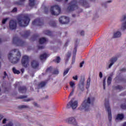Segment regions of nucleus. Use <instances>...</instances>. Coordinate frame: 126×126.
<instances>
[{"mask_svg": "<svg viewBox=\"0 0 126 126\" xmlns=\"http://www.w3.org/2000/svg\"><path fill=\"white\" fill-rule=\"evenodd\" d=\"M68 71H69V68H67L64 71L63 74V76H64V75H66V74L68 73Z\"/></svg>", "mask_w": 126, "mask_h": 126, "instance_id": "nucleus-35", "label": "nucleus"}, {"mask_svg": "<svg viewBox=\"0 0 126 126\" xmlns=\"http://www.w3.org/2000/svg\"><path fill=\"white\" fill-rule=\"evenodd\" d=\"M24 98H27V95H22L19 97V99H24Z\"/></svg>", "mask_w": 126, "mask_h": 126, "instance_id": "nucleus-45", "label": "nucleus"}, {"mask_svg": "<svg viewBox=\"0 0 126 126\" xmlns=\"http://www.w3.org/2000/svg\"><path fill=\"white\" fill-rule=\"evenodd\" d=\"M78 106V101L77 100L73 101V99H72L67 104L66 108L69 109L72 108L73 110H75Z\"/></svg>", "mask_w": 126, "mask_h": 126, "instance_id": "nucleus-5", "label": "nucleus"}, {"mask_svg": "<svg viewBox=\"0 0 126 126\" xmlns=\"http://www.w3.org/2000/svg\"><path fill=\"white\" fill-rule=\"evenodd\" d=\"M13 44H15V45H17V46H21V47H22V46H24V44H25V42L20 40L19 38L16 37L13 38Z\"/></svg>", "mask_w": 126, "mask_h": 126, "instance_id": "nucleus-9", "label": "nucleus"}, {"mask_svg": "<svg viewBox=\"0 0 126 126\" xmlns=\"http://www.w3.org/2000/svg\"><path fill=\"white\" fill-rule=\"evenodd\" d=\"M59 22L61 24H67L69 22V18L65 16H61L59 18Z\"/></svg>", "mask_w": 126, "mask_h": 126, "instance_id": "nucleus-10", "label": "nucleus"}, {"mask_svg": "<svg viewBox=\"0 0 126 126\" xmlns=\"http://www.w3.org/2000/svg\"><path fill=\"white\" fill-rule=\"evenodd\" d=\"M122 36V33L120 32H114L113 35L114 38H120Z\"/></svg>", "mask_w": 126, "mask_h": 126, "instance_id": "nucleus-20", "label": "nucleus"}, {"mask_svg": "<svg viewBox=\"0 0 126 126\" xmlns=\"http://www.w3.org/2000/svg\"><path fill=\"white\" fill-rule=\"evenodd\" d=\"M90 81H91L90 78L88 79L87 81V88H89V86H90Z\"/></svg>", "mask_w": 126, "mask_h": 126, "instance_id": "nucleus-31", "label": "nucleus"}, {"mask_svg": "<svg viewBox=\"0 0 126 126\" xmlns=\"http://www.w3.org/2000/svg\"><path fill=\"white\" fill-rule=\"evenodd\" d=\"M33 105L35 106V107H39V104L36 102H33Z\"/></svg>", "mask_w": 126, "mask_h": 126, "instance_id": "nucleus-50", "label": "nucleus"}, {"mask_svg": "<svg viewBox=\"0 0 126 126\" xmlns=\"http://www.w3.org/2000/svg\"><path fill=\"white\" fill-rule=\"evenodd\" d=\"M39 49H43V47H39Z\"/></svg>", "mask_w": 126, "mask_h": 126, "instance_id": "nucleus-63", "label": "nucleus"}, {"mask_svg": "<svg viewBox=\"0 0 126 126\" xmlns=\"http://www.w3.org/2000/svg\"><path fill=\"white\" fill-rule=\"evenodd\" d=\"M21 71H22V73H23L24 72V69H22Z\"/></svg>", "mask_w": 126, "mask_h": 126, "instance_id": "nucleus-60", "label": "nucleus"}, {"mask_svg": "<svg viewBox=\"0 0 126 126\" xmlns=\"http://www.w3.org/2000/svg\"><path fill=\"white\" fill-rule=\"evenodd\" d=\"M117 61H118V58L114 57V58H112L110 60V63L108 66L109 68H111V67H112V65H113V64H114L115 63H116V62H117Z\"/></svg>", "mask_w": 126, "mask_h": 126, "instance_id": "nucleus-16", "label": "nucleus"}, {"mask_svg": "<svg viewBox=\"0 0 126 126\" xmlns=\"http://www.w3.org/2000/svg\"><path fill=\"white\" fill-rule=\"evenodd\" d=\"M77 9V5H76V1L73 0L70 3L69 6L67 8L68 11H73Z\"/></svg>", "mask_w": 126, "mask_h": 126, "instance_id": "nucleus-8", "label": "nucleus"}, {"mask_svg": "<svg viewBox=\"0 0 126 126\" xmlns=\"http://www.w3.org/2000/svg\"><path fill=\"white\" fill-rule=\"evenodd\" d=\"M95 102V96L91 95L87 99H85L79 107L80 111L84 110L86 112H88L91 110V106L93 105Z\"/></svg>", "mask_w": 126, "mask_h": 126, "instance_id": "nucleus-1", "label": "nucleus"}, {"mask_svg": "<svg viewBox=\"0 0 126 126\" xmlns=\"http://www.w3.org/2000/svg\"><path fill=\"white\" fill-rule=\"evenodd\" d=\"M99 77L100 78H102L103 77V74L101 73V72H99Z\"/></svg>", "mask_w": 126, "mask_h": 126, "instance_id": "nucleus-51", "label": "nucleus"}, {"mask_svg": "<svg viewBox=\"0 0 126 126\" xmlns=\"http://www.w3.org/2000/svg\"><path fill=\"white\" fill-rule=\"evenodd\" d=\"M4 76L3 77V78H5V77L7 76V74H6V72H4Z\"/></svg>", "mask_w": 126, "mask_h": 126, "instance_id": "nucleus-56", "label": "nucleus"}, {"mask_svg": "<svg viewBox=\"0 0 126 126\" xmlns=\"http://www.w3.org/2000/svg\"><path fill=\"white\" fill-rule=\"evenodd\" d=\"M31 65L33 68H37L39 66V62L36 60H33L31 62Z\"/></svg>", "mask_w": 126, "mask_h": 126, "instance_id": "nucleus-15", "label": "nucleus"}, {"mask_svg": "<svg viewBox=\"0 0 126 126\" xmlns=\"http://www.w3.org/2000/svg\"><path fill=\"white\" fill-rule=\"evenodd\" d=\"M103 89L105 90L106 89V77H105L104 79L103 80Z\"/></svg>", "mask_w": 126, "mask_h": 126, "instance_id": "nucleus-36", "label": "nucleus"}, {"mask_svg": "<svg viewBox=\"0 0 126 126\" xmlns=\"http://www.w3.org/2000/svg\"><path fill=\"white\" fill-rule=\"evenodd\" d=\"M2 119H3V116L0 114V122L1 121V120H2Z\"/></svg>", "mask_w": 126, "mask_h": 126, "instance_id": "nucleus-53", "label": "nucleus"}, {"mask_svg": "<svg viewBox=\"0 0 126 126\" xmlns=\"http://www.w3.org/2000/svg\"><path fill=\"white\" fill-rule=\"evenodd\" d=\"M78 90L79 91V93L78 94V96H81V94L83 93V91H84V84H79L78 88Z\"/></svg>", "mask_w": 126, "mask_h": 126, "instance_id": "nucleus-13", "label": "nucleus"}, {"mask_svg": "<svg viewBox=\"0 0 126 126\" xmlns=\"http://www.w3.org/2000/svg\"><path fill=\"white\" fill-rule=\"evenodd\" d=\"M49 25H50V26H52V27H56V26H57V24L55 21L50 22Z\"/></svg>", "mask_w": 126, "mask_h": 126, "instance_id": "nucleus-28", "label": "nucleus"}, {"mask_svg": "<svg viewBox=\"0 0 126 126\" xmlns=\"http://www.w3.org/2000/svg\"><path fill=\"white\" fill-rule=\"evenodd\" d=\"M47 57H48V55L47 54V53H44V54H41L40 56L39 59L40 61H45Z\"/></svg>", "mask_w": 126, "mask_h": 126, "instance_id": "nucleus-18", "label": "nucleus"}, {"mask_svg": "<svg viewBox=\"0 0 126 126\" xmlns=\"http://www.w3.org/2000/svg\"><path fill=\"white\" fill-rule=\"evenodd\" d=\"M54 74H59V71L58 69L55 70L53 72Z\"/></svg>", "mask_w": 126, "mask_h": 126, "instance_id": "nucleus-42", "label": "nucleus"}, {"mask_svg": "<svg viewBox=\"0 0 126 126\" xmlns=\"http://www.w3.org/2000/svg\"><path fill=\"white\" fill-rule=\"evenodd\" d=\"M124 119V114H118L116 118V121H122V119Z\"/></svg>", "mask_w": 126, "mask_h": 126, "instance_id": "nucleus-22", "label": "nucleus"}, {"mask_svg": "<svg viewBox=\"0 0 126 126\" xmlns=\"http://www.w3.org/2000/svg\"><path fill=\"white\" fill-rule=\"evenodd\" d=\"M55 63H60L61 62V57L57 56L56 58L54 60Z\"/></svg>", "mask_w": 126, "mask_h": 126, "instance_id": "nucleus-25", "label": "nucleus"}, {"mask_svg": "<svg viewBox=\"0 0 126 126\" xmlns=\"http://www.w3.org/2000/svg\"><path fill=\"white\" fill-rule=\"evenodd\" d=\"M3 126H13V122L10 121L8 124L4 125Z\"/></svg>", "mask_w": 126, "mask_h": 126, "instance_id": "nucleus-32", "label": "nucleus"}, {"mask_svg": "<svg viewBox=\"0 0 126 126\" xmlns=\"http://www.w3.org/2000/svg\"><path fill=\"white\" fill-rule=\"evenodd\" d=\"M44 34H45L46 35H48V36H51V35H52V32H51L50 31H45L44 32Z\"/></svg>", "mask_w": 126, "mask_h": 126, "instance_id": "nucleus-29", "label": "nucleus"}, {"mask_svg": "<svg viewBox=\"0 0 126 126\" xmlns=\"http://www.w3.org/2000/svg\"><path fill=\"white\" fill-rule=\"evenodd\" d=\"M48 40L45 37H42L39 39V44H45Z\"/></svg>", "mask_w": 126, "mask_h": 126, "instance_id": "nucleus-21", "label": "nucleus"}, {"mask_svg": "<svg viewBox=\"0 0 126 126\" xmlns=\"http://www.w3.org/2000/svg\"><path fill=\"white\" fill-rule=\"evenodd\" d=\"M16 11H17V8L15 7L12 9L11 12H16Z\"/></svg>", "mask_w": 126, "mask_h": 126, "instance_id": "nucleus-46", "label": "nucleus"}, {"mask_svg": "<svg viewBox=\"0 0 126 126\" xmlns=\"http://www.w3.org/2000/svg\"><path fill=\"white\" fill-rule=\"evenodd\" d=\"M46 85V82H41L40 83L38 84V88H42V87H44Z\"/></svg>", "mask_w": 126, "mask_h": 126, "instance_id": "nucleus-24", "label": "nucleus"}, {"mask_svg": "<svg viewBox=\"0 0 126 126\" xmlns=\"http://www.w3.org/2000/svg\"><path fill=\"white\" fill-rule=\"evenodd\" d=\"M83 64H84V61H83L80 63V67H82V66H83Z\"/></svg>", "mask_w": 126, "mask_h": 126, "instance_id": "nucleus-49", "label": "nucleus"}, {"mask_svg": "<svg viewBox=\"0 0 126 126\" xmlns=\"http://www.w3.org/2000/svg\"><path fill=\"white\" fill-rule=\"evenodd\" d=\"M29 58H28V56H25L23 57L22 59V64L25 67H27L28 65H29Z\"/></svg>", "mask_w": 126, "mask_h": 126, "instance_id": "nucleus-11", "label": "nucleus"}, {"mask_svg": "<svg viewBox=\"0 0 126 126\" xmlns=\"http://www.w3.org/2000/svg\"><path fill=\"white\" fill-rule=\"evenodd\" d=\"M44 24V22L43 20L40 19H37L32 22V25H38L39 26H42Z\"/></svg>", "mask_w": 126, "mask_h": 126, "instance_id": "nucleus-14", "label": "nucleus"}, {"mask_svg": "<svg viewBox=\"0 0 126 126\" xmlns=\"http://www.w3.org/2000/svg\"><path fill=\"white\" fill-rule=\"evenodd\" d=\"M21 57L20 51L18 49H13L8 55V59L12 63H17Z\"/></svg>", "mask_w": 126, "mask_h": 126, "instance_id": "nucleus-2", "label": "nucleus"}, {"mask_svg": "<svg viewBox=\"0 0 126 126\" xmlns=\"http://www.w3.org/2000/svg\"><path fill=\"white\" fill-rule=\"evenodd\" d=\"M1 43V39L0 38V44Z\"/></svg>", "mask_w": 126, "mask_h": 126, "instance_id": "nucleus-62", "label": "nucleus"}, {"mask_svg": "<svg viewBox=\"0 0 126 126\" xmlns=\"http://www.w3.org/2000/svg\"><path fill=\"white\" fill-rule=\"evenodd\" d=\"M80 3L82 5H84L85 4H86V1L85 0H81Z\"/></svg>", "mask_w": 126, "mask_h": 126, "instance_id": "nucleus-38", "label": "nucleus"}, {"mask_svg": "<svg viewBox=\"0 0 126 126\" xmlns=\"http://www.w3.org/2000/svg\"><path fill=\"white\" fill-rule=\"evenodd\" d=\"M48 98H49V96L46 95V96L44 97V99H48Z\"/></svg>", "mask_w": 126, "mask_h": 126, "instance_id": "nucleus-59", "label": "nucleus"}, {"mask_svg": "<svg viewBox=\"0 0 126 126\" xmlns=\"http://www.w3.org/2000/svg\"><path fill=\"white\" fill-rule=\"evenodd\" d=\"M64 122L69 125H72V126H77V122L76 119L73 117H69L64 119Z\"/></svg>", "mask_w": 126, "mask_h": 126, "instance_id": "nucleus-7", "label": "nucleus"}, {"mask_svg": "<svg viewBox=\"0 0 126 126\" xmlns=\"http://www.w3.org/2000/svg\"><path fill=\"white\" fill-rule=\"evenodd\" d=\"M73 79H74V80H78V77L77 76V75H75V76H73Z\"/></svg>", "mask_w": 126, "mask_h": 126, "instance_id": "nucleus-47", "label": "nucleus"}, {"mask_svg": "<svg viewBox=\"0 0 126 126\" xmlns=\"http://www.w3.org/2000/svg\"><path fill=\"white\" fill-rule=\"evenodd\" d=\"M26 0H20L18 1L15 2L16 4H18V5H22L25 2Z\"/></svg>", "mask_w": 126, "mask_h": 126, "instance_id": "nucleus-23", "label": "nucleus"}, {"mask_svg": "<svg viewBox=\"0 0 126 126\" xmlns=\"http://www.w3.org/2000/svg\"><path fill=\"white\" fill-rule=\"evenodd\" d=\"M30 5L31 6H33L35 4V0H29Z\"/></svg>", "mask_w": 126, "mask_h": 126, "instance_id": "nucleus-30", "label": "nucleus"}, {"mask_svg": "<svg viewBox=\"0 0 126 126\" xmlns=\"http://www.w3.org/2000/svg\"><path fill=\"white\" fill-rule=\"evenodd\" d=\"M81 35H82V36H83V35H84V32L83 31L81 32H80Z\"/></svg>", "mask_w": 126, "mask_h": 126, "instance_id": "nucleus-57", "label": "nucleus"}, {"mask_svg": "<svg viewBox=\"0 0 126 126\" xmlns=\"http://www.w3.org/2000/svg\"><path fill=\"white\" fill-rule=\"evenodd\" d=\"M75 63V55H73L72 60V64H73Z\"/></svg>", "mask_w": 126, "mask_h": 126, "instance_id": "nucleus-39", "label": "nucleus"}, {"mask_svg": "<svg viewBox=\"0 0 126 126\" xmlns=\"http://www.w3.org/2000/svg\"><path fill=\"white\" fill-rule=\"evenodd\" d=\"M111 82H112V77H109L107 79V84L108 85H110L111 84Z\"/></svg>", "mask_w": 126, "mask_h": 126, "instance_id": "nucleus-33", "label": "nucleus"}, {"mask_svg": "<svg viewBox=\"0 0 126 126\" xmlns=\"http://www.w3.org/2000/svg\"><path fill=\"white\" fill-rule=\"evenodd\" d=\"M104 105L106 110L108 113L109 121V122H112V113L111 112V108H110L109 100L108 99L105 100Z\"/></svg>", "mask_w": 126, "mask_h": 126, "instance_id": "nucleus-6", "label": "nucleus"}, {"mask_svg": "<svg viewBox=\"0 0 126 126\" xmlns=\"http://www.w3.org/2000/svg\"><path fill=\"white\" fill-rule=\"evenodd\" d=\"M7 20H8V18H7L2 20V24H5V23H6V21H7Z\"/></svg>", "mask_w": 126, "mask_h": 126, "instance_id": "nucleus-40", "label": "nucleus"}, {"mask_svg": "<svg viewBox=\"0 0 126 126\" xmlns=\"http://www.w3.org/2000/svg\"><path fill=\"white\" fill-rule=\"evenodd\" d=\"M68 0H65V1H67Z\"/></svg>", "mask_w": 126, "mask_h": 126, "instance_id": "nucleus-64", "label": "nucleus"}, {"mask_svg": "<svg viewBox=\"0 0 126 126\" xmlns=\"http://www.w3.org/2000/svg\"><path fill=\"white\" fill-rule=\"evenodd\" d=\"M2 57H3V54H2V53L0 52V59H1V58H2Z\"/></svg>", "mask_w": 126, "mask_h": 126, "instance_id": "nucleus-54", "label": "nucleus"}, {"mask_svg": "<svg viewBox=\"0 0 126 126\" xmlns=\"http://www.w3.org/2000/svg\"><path fill=\"white\" fill-rule=\"evenodd\" d=\"M76 51H77L76 48H75L74 49V51H73L74 54H75L76 53Z\"/></svg>", "mask_w": 126, "mask_h": 126, "instance_id": "nucleus-58", "label": "nucleus"}, {"mask_svg": "<svg viewBox=\"0 0 126 126\" xmlns=\"http://www.w3.org/2000/svg\"><path fill=\"white\" fill-rule=\"evenodd\" d=\"M50 11L52 15H59L61 13V7L58 5H54L51 7Z\"/></svg>", "mask_w": 126, "mask_h": 126, "instance_id": "nucleus-4", "label": "nucleus"}, {"mask_svg": "<svg viewBox=\"0 0 126 126\" xmlns=\"http://www.w3.org/2000/svg\"><path fill=\"white\" fill-rule=\"evenodd\" d=\"M126 16L124 15V16H123V17L121 19V21H124V20H126Z\"/></svg>", "mask_w": 126, "mask_h": 126, "instance_id": "nucleus-44", "label": "nucleus"}, {"mask_svg": "<svg viewBox=\"0 0 126 126\" xmlns=\"http://www.w3.org/2000/svg\"><path fill=\"white\" fill-rule=\"evenodd\" d=\"M8 121V119L6 118H4L2 121V124H3V125H5V124H6Z\"/></svg>", "mask_w": 126, "mask_h": 126, "instance_id": "nucleus-34", "label": "nucleus"}, {"mask_svg": "<svg viewBox=\"0 0 126 126\" xmlns=\"http://www.w3.org/2000/svg\"><path fill=\"white\" fill-rule=\"evenodd\" d=\"M13 72L15 73V74H19L20 73V71L16 69L15 67H13L12 68Z\"/></svg>", "mask_w": 126, "mask_h": 126, "instance_id": "nucleus-26", "label": "nucleus"}, {"mask_svg": "<svg viewBox=\"0 0 126 126\" xmlns=\"http://www.w3.org/2000/svg\"><path fill=\"white\" fill-rule=\"evenodd\" d=\"M70 86L72 89H75V83L73 82H69Z\"/></svg>", "mask_w": 126, "mask_h": 126, "instance_id": "nucleus-27", "label": "nucleus"}, {"mask_svg": "<svg viewBox=\"0 0 126 126\" xmlns=\"http://www.w3.org/2000/svg\"><path fill=\"white\" fill-rule=\"evenodd\" d=\"M17 24L15 21L11 20L9 22V28L10 30H15L16 29Z\"/></svg>", "mask_w": 126, "mask_h": 126, "instance_id": "nucleus-12", "label": "nucleus"}, {"mask_svg": "<svg viewBox=\"0 0 126 126\" xmlns=\"http://www.w3.org/2000/svg\"><path fill=\"white\" fill-rule=\"evenodd\" d=\"M53 70V68L52 67H49L46 70V71H52Z\"/></svg>", "mask_w": 126, "mask_h": 126, "instance_id": "nucleus-43", "label": "nucleus"}, {"mask_svg": "<svg viewBox=\"0 0 126 126\" xmlns=\"http://www.w3.org/2000/svg\"><path fill=\"white\" fill-rule=\"evenodd\" d=\"M27 90V89H26V87L25 86L20 87L19 89V91L21 93H26V91Z\"/></svg>", "mask_w": 126, "mask_h": 126, "instance_id": "nucleus-19", "label": "nucleus"}, {"mask_svg": "<svg viewBox=\"0 0 126 126\" xmlns=\"http://www.w3.org/2000/svg\"><path fill=\"white\" fill-rule=\"evenodd\" d=\"M29 34H30V32L28 31H26L21 33V36L25 39H26V38L29 36Z\"/></svg>", "mask_w": 126, "mask_h": 126, "instance_id": "nucleus-17", "label": "nucleus"}, {"mask_svg": "<svg viewBox=\"0 0 126 126\" xmlns=\"http://www.w3.org/2000/svg\"><path fill=\"white\" fill-rule=\"evenodd\" d=\"M33 98H29L24 100L25 102H30L31 101H33Z\"/></svg>", "mask_w": 126, "mask_h": 126, "instance_id": "nucleus-37", "label": "nucleus"}, {"mask_svg": "<svg viewBox=\"0 0 126 126\" xmlns=\"http://www.w3.org/2000/svg\"><path fill=\"white\" fill-rule=\"evenodd\" d=\"M111 2H112V0H107L105 2V3H111Z\"/></svg>", "mask_w": 126, "mask_h": 126, "instance_id": "nucleus-55", "label": "nucleus"}, {"mask_svg": "<svg viewBox=\"0 0 126 126\" xmlns=\"http://www.w3.org/2000/svg\"><path fill=\"white\" fill-rule=\"evenodd\" d=\"M74 90H75L74 89H72V91L70 93L69 97H70V96H72V95H73V93L74 92Z\"/></svg>", "mask_w": 126, "mask_h": 126, "instance_id": "nucleus-41", "label": "nucleus"}, {"mask_svg": "<svg viewBox=\"0 0 126 126\" xmlns=\"http://www.w3.org/2000/svg\"><path fill=\"white\" fill-rule=\"evenodd\" d=\"M117 89H119L120 90H122V89H123V87H122L121 86H117Z\"/></svg>", "mask_w": 126, "mask_h": 126, "instance_id": "nucleus-52", "label": "nucleus"}, {"mask_svg": "<svg viewBox=\"0 0 126 126\" xmlns=\"http://www.w3.org/2000/svg\"><path fill=\"white\" fill-rule=\"evenodd\" d=\"M70 56H71V52H68L67 54L66 55L67 58H70Z\"/></svg>", "mask_w": 126, "mask_h": 126, "instance_id": "nucleus-48", "label": "nucleus"}, {"mask_svg": "<svg viewBox=\"0 0 126 126\" xmlns=\"http://www.w3.org/2000/svg\"><path fill=\"white\" fill-rule=\"evenodd\" d=\"M18 23L22 27H25L29 24L30 17L28 15H26L20 17L18 19Z\"/></svg>", "mask_w": 126, "mask_h": 126, "instance_id": "nucleus-3", "label": "nucleus"}, {"mask_svg": "<svg viewBox=\"0 0 126 126\" xmlns=\"http://www.w3.org/2000/svg\"><path fill=\"white\" fill-rule=\"evenodd\" d=\"M72 16H73V17H75V15H73Z\"/></svg>", "mask_w": 126, "mask_h": 126, "instance_id": "nucleus-61", "label": "nucleus"}]
</instances>
